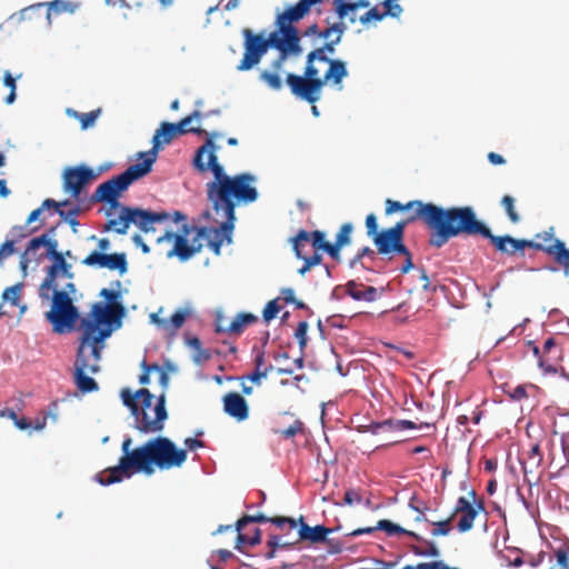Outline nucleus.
<instances>
[{
    "label": "nucleus",
    "mask_w": 569,
    "mask_h": 569,
    "mask_svg": "<svg viewBox=\"0 0 569 569\" xmlns=\"http://www.w3.org/2000/svg\"><path fill=\"white\" fill-rule=\"evenodd\" d=\"M217 147L210 139L201 146L193 158L194 167L206 172L211 170L213 180L207 183V196L211 202L210 227H189L182 224L180 231V260H187L203 247H208L214 254H220L223 243H231L234 229V209L239 203H251L258 199L257 188L253 186L256 177L251 173L229 176L218 162Z\"/></svg>",
    "instance_id": "obj_1"
},
{
    "label": "nucleus",
    "mask_w": 569,
    "mask_h": 569,
    "mask_svg": "<svg viewBox=\"0 0 569 569\" xmlns=\"http://www.w3.org/2000/svg\"><path fill=\"white\" fill-rule=\"evenodd\" d=\"M346 29L347 26L340 21L319 32V38L326 39L327 42L308 53L305 74L288 73L286 77V82L293 96L313 104L320 100L325 84L330 83L342 89L341 82L348 76L346 63L338 59H330L326 53H335L336 46L341 41Z\"/></svg>",
    "instance_id": "obj_2"
},
{
    "label": "nucleus",
    "mask_w": 569,
    "mask_h": 569,
    "mask_svg": "<svg viewBox=\"0 0 569 569\" xmlns=\"http://www.w3.org/2000/svg\"><path fill=\"white\" fill-rule=\"evenodd\" d=\"M132 442L129 435L123 437L122 456L118 463L94 476L99 485L107 487L118 483L139 472L150 476L154 472V467L160 470L178 467V446L169 438L158 436L133 449Z\"/></svg>",
    "instance_id": "obj_3"
},
{
    "label": "nucleus",
    "mask_w": 569,
    "mask_h": 569,
    "mask_svg": "<svg viewBox=\"0 0 569 569\" xmlns=\"http://www.w3.org/2000/svg\"><path fill=\"white\" fill-rule=\"evenodd\" d=\"M99 297L103 298V301L94 302L90 313L81 319L79 329L82 330V335L77 347V362H88L86 349L90 348V355L98 365L102 359L106 340L122 327L123 318L127 316V308L121 303L119 292L101 289Z\"/></svg>",
    "instance_id": "obj_4"
},
{
    "label": "nucleus",
    "mask_w": 569,
    "mask_h": 569,
    "mask_svg": "<svg viewBox=\"0 0 569 569\" xmlns=\"http://www.w3.org/2000/svg\"><path fill=\"white\" fill-rule=\"evenodd\" d=\"M463 207L442 208L432 202L412 200L406 203V218L408 221H421L433 232L429 244L441 248L451 238L456 237L457 224L460 221Z\"/></svg>",
    "instance_id": "obj_5"
},
{
    "label": "nucleus",
    "mask_w": 569,
    "mask_h": 569,
    "mask_svg": "<svg viewBox=\"0 0 569 569\" xmlns=\"http://www.w3.org/2000/svg\"><path fill=\"white\" fill-rule=\"evenodd\" d=\"M242 37L244 52L237 66L238 71H248L254 68L260 63L269 48L279 51V56L276 58L278 64L284 63L289 54L299 56L302 52L300 37L288 34L280 28L272 31L268 37H264L263 32L253 33L251 29L244 28Z\"/></svg>",
    "instance_id": "obj_6"
},
{
    "label": "nucleus",
    "mask_w": 569,
    "mask_h": 569,
    "mask_svg": "<svg viewBox=\"0 0 569 569\" xmlns=\"http://www.w3.org/2000/svg\"><path fill=\"white\" fill-rule=\"evenodd\" d=\"M465 236H481L489 239L493 247L507 254H515L525 248H541L539 244H533L526 239H515L511 236H495L489 227L477 218L475 210L466 206L461 213L459 223L457 224L456 237Z\"/></svg>",
    "instance_id": "obj_7"
},
{
    "label": "nucleus",
    "mask_w": 569,
    "mask_h": 569,
    "mask_svg": "<svg viewBox=\"0 0 569 569\" xmlns=\"http://www.w3.org/2000/svg\"><path fill=\"white\" fill-rule=\"evenodd\" d=\"M51 300L50 310L44 313L46 320L51 325L52 331L57 335H64L77 329V323H81L79 308L73 299L67 296V292H57L49 295Z\"/></svg>",
    "instance_id": "obj_8"
},
{
    "label": "nucleus",
    "mask_w": 569,
    "mask_h": 569,
    "mask_svg": "<svg viewBox=\"0 0 569 569\" xmlns=\"http://www.w3.org/2000/svg\"><path fill=\"white\" fill-rule=\"evenodd\" d=\"M132 183V179L126 171H122L100 183L90 196V201L92 203L108 204L109 209L106 211V216L110 217L112 210L124 207L120 203L119 199Z\"/></svg>",
    "instance_id": "obj_9"
},
{
    "label": "nucleus",
    "mask_w": 569,
    "mask_h": 569,
    "mask_svg": "<svg viewBox=\"0 0 569 569\" xmlns=\"http://www.w3.org/2000/svg\"><path fill=\"white\" fill-rule=\"evenodd\" d=\"M152 410L154 412L153 419L150 418L148 410L132 409V413L130 415L132 418V422L128 423L129 427L136 429L141 435H150L162 431L164 427V421L168 418L164 395H160L157 398V402Z\"/></svg>",
    "instance_id": "obj_10"
},
{
    "label": "nucleus",
    "mask_w": 569,
    "mask_h": 569,
    "mask_svg": "<svg viewBox=\"0 0 569 569\" xmlns=\"http://www.w3.org/2000/svg\"><path fill=\"white\" fill-rule=\"evenodd\" d=\"M372 241L379 254L387 256L389 259L396 254L405 257V263L400 268L401 273H408L413 268L411 252L405 246L403 240L392 232L383 229L379 234L373 237Z\"/></svg>",
    "instance_id": "obj_11"
},
{
    "label": "nucleus",
    "mask_w": 569,
    "mask_h": 569,
    "mask_svg": "<svg viewBox=\"0 0 569 569\" xmlns=\"http://www.w3.org/2000/svg\"><path fill=\"white\" fill-rule=\"evenodd\" d=\"M536 240H530L533 244H539L541 248H533L535 250L542 251L552 257L555 261L565 269V273L569 272V249L566 248L565 242L555 238L553 228L536 234Z\"/></svg>",
    "instance_id": "obj_12"
},
{
    "label": "nucleus",
    "mask_w": 569,
    "mask_h": 569,
    "mask_svg": "<svg viewBox=\"0 0 569 569\" xmlns=\"http://www.w3.org/2000/svg\"><path fill=\"white\" fill-rule=\"evenodd\" d=\"M98 173L87 164L69 167L63 171V190L71 194L72 198L79 199L86 186L94 180Z\"/></svg>",
    "instance_id": "obj_13"
},
{
    "label": "nucleus",
    "mask_w": 569,
    "mask_h": 569,
    "mask_svg": "<svg viewBox=\"0 0 569 569\" xmlns=\"http://www.w3.org/2000/svg\"><path fill=\"white\" fill-rule=\"evenodd\" d=\"M82 264L92 268L108 269L118 271L120 276L128 272V260L124 252L107 253L101 251H91L82 261Z\"/></svg>",
    "instance_id": "obj_14"
},
{
    "label": "nucleus",
    "mask_w": 569,
    "mask_h": 569,
    "mask_svg": "<svg viewBox=\"0 0 569 569\" xmlns=\"http://www.w3.org/2000/svg\"><path fill=\"white\" fill-rule=\"evenodd\" d=\"M51 262L52 263L46 268V277L39 287V297L42 300H49L50 288L57 287V278H74V273L71 270V264L67 262L64 254L52 259Z\"/></svg>",
    "instance_id": "obj_15"
},
{
    "label": "nucleus",
    "mask_w": 569,
    "mask_h": 569,
    "mask_svg": "<svg viewBox=\"0 0 569 569\" xmlns=\"http://www.w3.org/2000/svg\"><path fill=\"white\" fill-rule=\"evenodd\" d=\"M318 3L320 2L317 0H299L295 6L289 7L282 13L277 16V27L282 29L288 34L299 37L298 29L293 26V23L300 21L305 16L309 13L311 6Z\"/></svg>",
    "instance_id": "obj_16"
},
{
    "label": "nucleus",
    "mask_w": 569,
    "mask_h": 569,
    "mask_svg": "<svg viewBox=\"0 0 569 569\" xmlns=\"http://www.w3.org/2000/svg\"><path fill=\"white\" fill-rule=\"evenodd\" d=\"M326 234L325 232L320 230H315L312 232H308L303 229L299 230V232L291 239L292 241V249L296 253L297 258L302 257V250H305V247L310 242L312 248L315 249V252L325 251L330 256V248L332 247V243L326 241L325 239Z\"/></svg>",
    "instance_id": "obj_17"
},
{
    "label": "nucleus",
    "mask_w": 569,
    "mask_h": 569,
    "mask_svg": "<svg viewBox=\"0 0 569 569\" xmlns=\"http://www.w3.org/2000/svg\"><path fill=\"white\" fill-rule=\"evenodd\" d=\"M130 222L138 227L142 232H153L154 223H161L169 219L167 211H153L140 207L129 206Z\"/></svg>",
    "instance_id": "obj_18"
},
{
    "label": "nucleus",
    "mask_w": 569,
    "mask_h": 569,
    "mask_svg": "<svg viewBox=\"0 0 569 569\" xmlns=\"http://www.w3.org/2000/svg\"><path fill=\"white\" fill-rule=\"evenodd\" d=\"M87 371H90L92 375L98 373L100 371V366L97 363L89 365L88 362L82 361L77 362V360H74L73 382L78 390L83 395L99 390L97 380L88 376Z\"/></svg>",
    "instance_id": "obj_19"
},
{
    "label": "nucleus",
    "mask_w": 569,
    "mask_h": 569,
    "mask_svg": "<svg viewBox=\"0 0 569 569\" xmlns=\"http://www.w3.org/2000/svg\"><path fill=\"white\" fill-rule=\"evenodd\" d=\"M250 522H257V523L271 522V523L276 525L277 527H279L280 529H286L288 527L289 531L296 530V528H297V521L292 518L281 517V516L267 517L263 513H258L254 516L246 515V516L241 517L236 522V530L241 531Z\"/></svg>",
    "instance_id": "obj_20"
},
{
    "label": "nucleus",
    "mask_w": 569,
    "mask_h": 569,
    "mask_svg": "<svg viewBox=\"0 0 569 569\" xmlns=\"http://www.w3.org/2000/svg\"><path fill=\"white\" fill-rule=\"evenodd\" d=\"M158 152L159 149L152 146V148L149 151L138 153V158L141 161L129 166L124 170L133 182L147 176L152 170V164L156 162Z\"/></svg>",
    "instance_id": "obj_21"
},
{
    "label": "nucleus",
    "mask_w": 569,
    "mask_h": 569,
    "mask_svg": "<svg viewBox=\"0 0 569 569\" xmlns=\"http://www.w3.org/2000/svg\"><path fill=\"white\" fill-rule=\"evenodd\" d=\"M223 410L230 417L238 421H243L249 417V407L246 399L238 392H229L224 395Z\"/></svg>",
    "instance_id": "obj_22"
},
{
    "label": "nucleus",
    "mask_w": 569,
    "mask_h": 569,
    "mask_svg": "<svg viewBox=\"0 0 569 569\" xmlns=\"http://www.w3.org/2000/svg\"><path fill=\"white\" fill-rule=\"evenodd\" d=\"M461 515L457 523V528L460 532L469 531L473 527L475 519L478 515V510L471 505L466 497H460L453 509V517Z\"/></svg>",
    "instance_id": "obj_23"
},
{
    "label": "nucleus",
    "mask_w": 569,
    "mask_h": 569,
    "mask_svg": "<svg viewBox=\"0 0 569 569\" xmlns=\"http://www.w3.org/2000/svg\"><path fill=\"white\" fill-rule=\"evenodd\" d=\"M376 530H383L389 536L403 533L409 537H412L416 540H421V538L413 531L406 530V529L401 528L400 526H398L387 519L379 520L377 526H375V527H366V528L356 529L352 532H350V536L358 537L361 535H369V533L375 532Z\"/></svg>",
    "instance_id": "obj_24"
},
{
    "label": "nucleus",
    "mask_w": 569,
    "mask_h": 569,
    "mask_svg": "<svg viewBox=\"0 0 569 569\" xmlns=\"http://www.w3.org/2000/svg\"><path fill=\"white\" fill-rule=\"evenodd\" d=\"M299 521H300L299 528L298 527L296 528V529H298V538L295 539L296 542H298L300 540H308L313 543L322 542L326 540L327 535L332 531L331 529H329L325 526H321V525L310 527L303 521L302 517L300 518Z\"/></svg>",
    "instance_id": "obj_25"
},
{
    "label": "nucleus",
    "mask_w": 569,
    "mask_h": 569,
    "mask_svg": "<svg viewBox=\"0 0 569 569\" xmlns=\"http://www.w3.org/2000/svg\"><path fill=\"white\" fill-rule=\"evenodd\" d=\"M183 341L191 353V359L197 366H202L211 359L209 349L202 347V342L198 337L184 333Z\"/></svg>",
    "instance_id": "obj_26"
},
{
    "label": "nucleus",
    "mask_w": 569,
    "mask_h": 569,
    "mask_svg": "<svg viewBox=\"0 0 569 569\" xmlns=\"http://www.w3.org/2000/svg\"><path fill=\"white\" fill-rule=\"evenodd\" d=\"M257 320L258 318L252 313H238L227 327H223L220 321H218L216 325V331L228 332L230 335H241L247 326L257 322Z\"/></svg>",
    "instance_id": "obj_27"
},
{
    "label": "nucleus",
    "mask_w": 569,
    "mask_h": 569,
    "mask_svg": "<svg viewBox=\"0 0 569 569\" xmlns=\"http://www.w3.org/2000/svg\"><path fill=\"white\" fill-rule=\"evenodd\" d=\"M346 292L352 299L358 301L371 302L377 299L378 290L372 286H365L356 281H349L346 284Z\"/></svg>",
    "instance_id": "obj_28"
},
{
    "label": "nucleus",
    "mask_w": 569,
    "mask_h": 569,
    "mask_svg": "<svg viewBox=\"0 0 569 569\" xmlns=\"http://www.w3.org/2000/svg\"><path fill=\"white\" fill-rule=\"evenodd\" d=\"M58 240H51L46 238V236H38L31 238L28 241V251L36 252L41 247H43L46 248L44 257L51 261L52 259L62 254V252L58 251Z\"/></svg>",
    "instance_id": "obj_29"
},
{
    "label": "nucleus",
    "mask_w": 569,
    "mask_h": 569,
    "mask_svg": "<svg viewBox=\"0 0 569 569\" xmlns=\"http://www.w3.org/2000/svg\"><path fill=\"white\" fill-rule=\"evenodd\" d=\"M333 8L338 14V18L342 21L345 18H348L350 13V21L355 22V12L359 8H367L370 6L367 0H333Z\"/></svg>",
    "instance_id": "obj_30"
},
{
    "label": "nucleus",
    "mask_w": 569,
    "mask_h": 569,
    "mask_svg": "<svg viewBox=\"0 0 569 569\" xmlns=\"http://www.w3.org/2000/svg\"><path fill=\"white\" fill-rule=\"evenodd\" d=\"M284 63H277V59H274L271 63L270 70H262L259 73V79L266 83L270 89L274 91H279L283 87V82L281 79L282 68Z\"/></svg>",
    "instance_id": "obj_31"
},
{
    "label": "nucleus",
    "mask_w": 569,
    "mask_h": 569,
    "mask_svg": "<svg viewBox=\"0 0 569 569\" xmlns=\"http://www.w3.org/2000/svg\"><path fill=\"white\" fill-rule=\"evenodd\" d=\"M178 134V122H162L156 130L152 138V146L161 149L164 143H169Z\"/></svg>",
    "instance_id": "obj_32"
},
{
    "label": "nucleus",
    "mask_w": 569,
    "mask_h": 569,
    "mask_svg": "<svg viewBox=\"0 0 569 569\" xmlns=\"http://www.w3.org/2000/svg\"><path fill=\"white\" fill-rule=\"evenodd\" d=\"M352 230H353V226L350 222H346L340 227V229L336 236L335 243H332V247H329L330 248V257L332 259L339 260L341 248L351 243Z\"/></svg>",
    "instance_id": "obj_33"
},
{
    "label": "nucleus",
    "mask_w": 569,
    "mask_h": 569,
    "mask_svg": "<svg viewBox=\"0 0 569 569\" xmlns=\"http://www.w3.org/2000/svg\"><path fill=\"white\" fill-rule=\"evenodd\" d=\"M120 210V214L116 219L108 220L104 231L113 230L118 234H126L131 224L130 214H129V206L118 208Z\"/></svg>",
    "instance_id": "obj_34"
},
{
    "label": "nucleus",
    "mask_w": 569,
    "mask_h": 569,
    "mask_svg": "<svg viewBox=\"0 0 569 569\" xmlns=\"http://www.w3.org/2000/svg\"><path fill=\"white\" fill-rule=\"evenodd\" d=\"M542 459L543 455L540 450V446L538 443L533 445L521 462L525 475L538 469L541 466Z\"/></svg>",
    "instance_id": "obj_35"
},
{
    "label": "nucleus",
    "mask_w": 569,
    "mask_h": 569,
    "mask_svg": "<svg viewBox=\"0 0 569 569\" xmlns=\"http://www.w3.org/2000/svg\"><path fill=\"white\" fill-rule=\"evenodd\" d=\"M148 389L141 388L134 392L131 391L130 388H123L120 391V398L124 407H127L130 410V415L133 410L139 409V399L140 396H148Z\"/></svg>",
    "instance_id": "obj_36"
},
{
    "label": "nucleus",
    "mask_w": 569,
    "mask_h": 569,
    "mask_svg": "<svg viewBox=\"0 0 569 569\" xmlns=\"http://www.w3.org/2000/svg\"><path fill=\"white\" fill-rule=\"evenodd\" d=\"M418 426L411 420H393L388 419L372 426V432L377 433L379 429H388L392 431H402L407 429H416Z\"/></svg>",
    "instance_id": "obj_37"
},
{
    "label": "nucleus",
    "mask_w": 569,
    "mask_h": 569,
    "mask_svg": "<svg viewBox=\"0 0 569 569\" xmlns=\"http://www.w3.org/2000/svg\"><path fill=\"white\" fill-rule=\"evenodd\" d=\"M150 322L173 335L178 330V309L171 313L169 319H162L158 313H151Z\"/></svg>",
    "instance_id": "obj_38"
},
{
    "label": "nucleus",
    "mask_w": 569,
    "mask_h": 569,
    "mask_svg": "<svg viewBox=\"0 0 569 569\" xmlns=\"http://www.w3.org/2000/svg\"><path fill=\"white\" fill-rule=\"evenodd\" d=\"M46 6L56 14L74 13L80 7V2L74 0H53L46 3Z\"/></svg>",
    "instance_id": "obj_39"
},
{
    "label": "nucleus",
    "mask_w": 569,
    "mask_h": 569,
    "mask_svg": "<svg viewBox=\"0 0 569 569\" xmlns=\"http://www.w3.org/2000/svg\"><path fill=\"white\" fill-rule=\"evenodd\" d=\"M46 6V3L43 2H39V3H34V4H31L29 7H26L23 9H21L20 11L11 14L9 18H8V22H14L17 24L21 23L22 21H26V20H31L32 19V16L37 12H40V10Z\"/></svg>",
    "instance_id": "obj_40"
},
{
    "label": "nucleus",
    "mask_w": 569,
    "mask_h": 569,
    "mask_svg": "<svg viewBox=\"0 0 569 569\" xmlns=\"http://www.w3.org/2000/svg\"><path fill=\"white\" fill-rule=\"evenodd\" d=\"M81 212V207L79 204L73 206L69 210H57V213L61 218L62 221L68 223L73 232H77V227L79 226V221L77 219V216H79Z\"/></svg>",
    "instance_id": "obj_41"
},
{
    "label": "nucleus",
    "mask_w": 569,
    "mask_h": 569,
    "mask_svg": "<svg viewBox=\"0 0 569 569\" xmlns=\"http://www.w3.org/2000/svg\"><path fill=\"white\" fill-rule=\"evenodd\" d=\"M515 198L509 196V194H506L501 198V201H500V204L501 207L505 209L509 220L512 222V223H518L520 221V216L519 213L516 211V208H515Z\"/></svg>",
    "instance_id": "obj_42"
},
{
    "label": "nucleus",
    "mask_w": 569,
    "mask_h": 569,
    "mask_svg": "<svg viewBox=\"0 0 569 569\" xmlns=\"http://www.w3.org/2000/svg\"><path fill=\"white\" fill-rule=\"evenodd\" d=\"M23 288V282L16 283L11 287H8L2 292V300L4 302H10L12 306H19L20 301V292Z\"/></svg>",
    "instance_id": "obj_43"
},
{
    "label": "nucleus",
    "mask_w": 569,
    "mask_h": 569,
    "mask_svg": "<svg viewBox=\"0 0 569 569\" xmlns=\"http://www.w3.org/2000/svg\"><path fill=\"white\" fill-rule=\"evenodd\" d=\"M303 260V266L298 270V272L303 276L306 274L312 267L320 264L322 261V256L318 252H315L311 256H306L305 250H302V257L300 258Z\"/></svg>",
    "instance_id": "obj_44"
},
{
    "label": "nucleus",
    "mask_w": 569,
    "mask_h": 569,
    "mask_svg": "<svg viewBox=\"0 0 569 569\" xmlns=\"http://www.w3.org/2000/svg\"><path fill=\"white\" fill-rule=\"evenodd\" d=\"M164 241L172 242V248L168 251L167 257H178V232L167 231L164 234L158 237L157 243L161 244Z\"/></svg>",
    "instance_id": "obj_45"
},
{
    "label": "nucleus",
    "mask_w": 569,
    "mask_h": 569,
    "mask_svg": "<svg viewBox=\"0 0 569 569\" xmlns=\"http://www.w3.org/2000/svg\"><path fill=\"white\" fill-rule=\"evenodd\" d=\"M305 429V425L301 420L296 419L293 423H291L286 429H276L274 433L281 435L286 439L293 438L298 433H302Z\"/></svg>",
    "instance_id": "obj_46"
},
{
    "label": "nucleus",
    "mask_w": 569,
    "mask_h": 569,
    "mask_svg": "<svg viewBox=\"0 0 569 569\" xmlns=\"http://www.w3.org/2000/svg\"><path fill=\"white\" fill-rule=\"evenodd\" d=\"M387 16L391 17V13L389 12V7H385L383 11H380L377 7H373L369 11H367L365 14H362L359 18V20L361 23L366 24L371 20L380 21Z\"/></svg>",
    "instance_id": "obj_47"
},
{
    "label": "nucleus",
    "mask_w": 569,
    "mask_h": 569,
    "mask_svg": "<svg viewBox=\"0 0 569 569\" xmlns=\"http://www.w3.org/2000/svg\"><path fill=\"white\" fill-rule=\"evenodd\" d=\"M452 519L453 515L451 513L447 519L433 522L435 528L432 529L431 535L433 537L447 536L451 531Z\"/></svg>",
    "instance_id": "obj_48"
},
{
    "label": "nucleus",
    "mask_w": 569,
    "mask_h": 569,
    "mask_svg": "<svg viewBox=\"0 0 569 569\" xmlns=\"http://www.w3.org/2000/svg\"><path fill=\"white\" fill-rule=\"evenodd\" d=\"M296 543V541L283 540L280 536H270L267 545L270 548V551L267 553V558H272L274 556L276 549L278 547H288Z\"/></svg>",
    "instance_id": "obj_49"
},
{
    "label": "nucleus",
    "mask_w": 569,
    "mask_h": 569,
    "mask_svg": "<svg viewBox=\"0 0 569 569\" xmlns=\"http://www.w3.org/2000/svg\"><path fill=\"white\" fill-rule=\"evenodd\" d=\"M100 109L92 110L90 112H81L79 121L82 130L91 128L100 114Z\"/></svg>",
    "instance_id": "obj_50"
},
{
    "label": "nucleus",
    "mask_w": 569,
    "mask_h": 569,
    "mask_svg": "<svg viewBox=\"0 0 569 569\" xmlns=\"http://www.w3.org/2000/svg\"><path fill=\"white\" fill-rule=\"evenodd\" d=\"M184 449H180V465L186 460L187 451H194L198 448L204 447V442L196 438H187L183 441Z\"/></svg>",
    "instance_id": "obj_51"
},
{
    "label": "nucleus",
    "mask_w": 569,
    "mask_h": 569,
    "mask_svg": "<svg viewBox=\"0 0 569 569\" xmlns=\"http://www.w3.org/2000/svg\"><path fill=\"white\" fill-rule=\"evenodd\" d=\"M309 325L307 321L299 322L295 337L298 340L299 347L301 350H303L307 346V331H308Z\"/></svg>",
    "instance_id": "obj_52"
},
{
    "label": "nucleus",
    "mask_w": 569,
    "mask_h": 569,
    "mask_svg": "<svg viewBox=\"0 0 569 569\" xmlns=\"http://www.w3.org/2000/svg\"><path fill=\"white\" fill-rule=\"evenodd\" d=\"M280 311V306L278 305V299H273L269 301L262 312L264 321L269 322L272 320L278 312Z\"/></svg>",
    "instance_id": "obj_53"
},
{
    "label": "nucleus",
    "mask_w": 569,
    "mask_h": 569,
    "mask_svg": "<svg viewBox=\"0 0 569 569\" xmlns=\"http://www.w3.org/2000/svg\"><path fill=\"white\" fill-rule=\"evenodd\" d=\"M367 236L373 240L376 234H379L378 220L375 213H369L366 218Z\"/></svg>",
    "instance_id": "obj_54"
},
{
    "label": "nucleus",
    "mask_w": 569,
    "mask_h": 569,
    "mask_svg": "<svg viewBox=\"0 0 569 569\" xmlns=\"http://www.w3.org/2000/svg\"><path fill=\"white\" fill-rule=\"evenodd\" d=\"M413 552L418 556H425V557H438L439 556V549L432 542H427V548H425V549L413 547Z\"/></svg>",
    "instance_id": "obj_55"
},
{
    "label": "nucleus",
    "mask_w": 569,
    "mask_h": 569,
    "mask_svg": "<svg viewBox=\"0 0 569 569\" xmlns=\"http://www.w3.org/2000/svg\"><path fill=\"white\" fill-rule=\"evenodd\" d=\"M272 369H273V367L271 365H269V367H264L263 368V372H260L258 370H253V372H251L247 377H242V379H248V380H250L253 383L260 385L261 383V379L262 378H267V376L269 375V372Z\"/></svg>",
    "instance_id": "obj_56"
},
{
    "label": "nucleus",
    "mask_w": 569,
    "mask_h": 569,
    "mask_svg": "<svg viewBox=\"0 0 569 569\" xmlns=\"http://www.w3.org/2000/svg\"><path fill=\"white\" fill-rule=\"evenodd\" d=\"M555 556L557 559V565L561 569H569V555H568V550L566 548L561 547V548L557 549L555 552Z\"/></svg>",
    "instance_id": "obj_57"
},
{
    "label": "nucleus",
    "mask_w": 569,
    "mask_h": 569,
    "mask_svg": "<svg viewBox=\"0 0 569 569\" xmlns=\"http://www.w3.org/2000/svg\"><path fill=\"white\" fill-rule=\"evenodd\" d=\"M10 419L19 430H29L32 427V422L29 419L18 417L16 412H10Z\"/></svg>",
    "instance_id": "obj_58"
},
{
    "label": "nucleus",
    "mask_w": 569,
    "mask_h": 569,
    "mask_svg": "<svg viewBox=\"0 0 569 569\" xmlns=\"http://www.w3.org/2000/svg\"><path fill=\"white\" fill-rule=\"evenodd\" d=\"M411 223L410 221H408L407 218L398 221L393 227L391 228H388L387 230L389 232H392L395 236L399 237L400 239L403 240V236H405V229L406 227Z\"/></svg>",
    "instance_id": "obj_59"
},
{
    "label": "nucleus",
    "mask_w": 569,
    "mask_h": 569,
    "mask_svg": "<svg viewBox=\"0 0 569 569\" xmlns=\"http://www.w3.org/2000/svg\"><path fill=\"white\" fill-rule=\"evenodd\" d=\"M22 77V73H19L17 77H13L12 73L7 70L3 73V86L9 88L10 91L17 90V79H20Z\"/></svg>",
    "instance_id": "obj_60"
},
{
    "label": "nucleus",
    "mask_w": 569,
    "mask_h": 569,
    "mask_svg": "<svg viewBox=\"0 0 569 569\" xmlns=\"http://www.w3.org/2000/svg\"><path fill=\"white\" fill-rule=\"evenodd\" d=\"M385 204H386V214H388V216L392 214L397 211H405V209H406V203L402 204L401 202L392 200V199H387Z\"/></svg>",
    "instance_id": "obj_61"
},
{
    "label": "nucleus",
    "mask_w": 569,
    "mask_h": 569,
    "mask_svg": "<svg viewBox=\"0 0 569 569\" xmlns=\"http://www.w3.org/2000/svg\"><path fill=\"white\" fill-rule=\"evenodd\" d=\"M375 251L369 247H363L361 250L357 252V254L351 260V266L355 267L357 263H360L363 257L373 258Z\"/></svg>",
    "instance_id": "obj_62"
},
{
    "label": "nucleus",
    "mask_w": 569,
    "mask_h": 569,
    "mask_svg": "<svg viewBox=\"0 0 569 569\" xmlns=\"http://www.w3.org/2000/svg\"><path fill=\"white\" fill-rule=\"evenodd\" d=\"M148 396H140L139 410H150L152 408L154 395L148 389Z\"/></svg>",
    "instance_id": "obj_63"
},
{
    "label": "nucleus",
    "mask_w": 569,
    "mask_h": 569,
    "mask_svg": "<svg viewBox=\"0 0 569 569\" xmlns=\"http://www.w3.org/2000/svg\"><path fill=\"white\" fill-rule=\"evenodd\" d=\"M397 0H383V7H389V12L391 17L397 18L402 12V8L396 2Z\"/></svg>",
    "instance_id": "obj_64"
}]
</instances>
